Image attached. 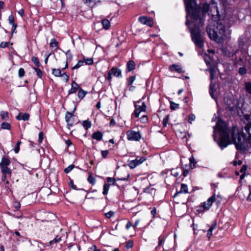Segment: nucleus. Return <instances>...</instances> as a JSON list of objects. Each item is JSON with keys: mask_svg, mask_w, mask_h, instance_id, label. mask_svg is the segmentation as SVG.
<instances>
[{"mask_svg": "<svg viewBox=\"0 0 251 251\" xmlns=\"http://www.w3.org/2000/svg\"><path fill=\"white\" fill-rule=\"evenodd\" d=\"M80 87L75 81H73L71 89L69 91V94H74L79 90Z\"/></svg>", "mask_w": 251, "mask_h": 251, "instance_id": "nucleus-13", "label": "nucleus"}, {"mask_svg": "<svg viewBox=\"0 0 251 251\" xmlns=\"http://www.w3.org/2000/svg\"><path fill=\"white\" fill-rule=\"evenodd\" d=\"M31 60L37 67H38L39 66L40 62L39 59L37 57L33 56L32 57Z\"/></svg>", "mask_w": 251, "mask_h": 251, "instance_id": "nucleus-32", "label": "nucleus"}, {"mask_svg": "<svg viewBox=\"0 0 251 251\" xmlns=\"http://www.w3.org/2000/svg\"><path fill=\"white\" fill-rule=\"evenodd\" d=\"M127 138L128 140L139 141L141 138V135L139 132L133 130H128L126 132Z\"/></svg>", "mask_w": 251, "mask_h": 251, "instance_id": "nucleus-6", "label": "nucleus"}, {"mask_svg": "<svg viewBox=\"0 0 251 251\" xmlns=\"http://www.w3.org/2000/svg\"><path fill=\"white\" fill-rule=\"evenodd\" d=\"M247 168H248L247 166V165H243V166L242 167V168H241V169H240V172H241V173H245V174H246V171H247Z\"/></svg>", "mask_w": 251, "mask_h": 251, "instance_id": "nucleus-49", "label": "nucleus"}, {"mask_svg": "<svg viewBox=\"0 0 251 251\" xmlns=\"http://www.w3.org/2000/svg\"><path fill=\"white\" fill-rule=\"evenodd\" d=\"M83 63H84V61H81V60L77 62V63L72 68V69L74 70V69H77L79 68V67H80L81 66H82L83 65Z\"/></svg>", "mask_w": 251, "mask_h": 251, "instance_id": "nucleus-35", "label": "nucleus"}, {"mask_svg": "<svg viewBox=\"0 0 251 251\" xmlns=\"http://www.w3.org/2000/svg\"><path fill=\"white\" fill-rule=\"evenodd\" d=\"M120 171H121L123 173H124L125 174V175H118V176L116 177V179H117L118 180H125L127 179L129 177V175L127 173V172L126 171V170L125 169L121 170ZM115 179H116V178L111 177V182H112L114 184Z\"/></svg>", "mask_w": 251, "mask_h": 251, "instance_id": "nucleus-9", "label": "nucleus"}, {"mask_svg": "<svg viewBox=\"0 0 251 251\" xmlns=\"http://www.w3.org/2000/svg\"><path fill=\"white\" fill-rule=\"evenodd\" d=\"M165 241V237L163 236H160L158 238V245L156 247V250L157 251L159 250L160 247Z\"/></svg>", "mask_w": 251, "mask_h": 251, "instance_id": "nucleus-23", "label": "nucleus"}, {"mask_svg": "<svg viewBox=\"0 0 251 251\" xmlns=\"http://www.w3.org/2000/svg\"><path fill=\"white\" fill-rule=\"evenodd\" d=\"M216 223H213V224L210 227V228L207 231V236L208 239H210L211 236L212 235V231L216 228Z\"/></svg>", "mask_w": 251, "mask_h": 251, "instance_id": "nucleus-22", "label": "nucleus"}, {"mask_svg": "<svg viewBox=\"0 0 251 251\" xmlns=\"http://www.w3.org/2000/svg\"><path fill=\"white\" fill-rule=\"evenodd\" d=\"M69 185L74 189H76V186L74 185L73 180H71L69 182Z\"/></svg>", "mask_w": 251, "mask_h": 251, "instance_id": "nucleus-59", "label": "nucleus"}, {"mask_svg": "<svg viewBox=\"0 0 251 251\" xmlns=\"http://www.w3.org/2000/svg\"><path fill=\"white\" fill-rule=\"evenodd\" d=\"M102 136V134L101 132L100 131H97L93 134L92 138L93 139H96L98 141H100L101 139Z\"/></svg>", "mask_w": 251, "mask_h": 251, "instance_id": "nucleus-21", "label": "nucleus"}, {"mask_svg": "<svg viewBox=\"0 0 251 251\" xmlns=\"http://www.w3.org/2000/svg\"><path fill=\"white\" fill-rule=\"evenodd\" d=\"M52 73L55 76H60L61 75V72L60 69H52Z\"/></svg>", "mask_w": 251, "mask_h": 251, "instance_id": "nucleus-30", "label": "nucleus"}, {"mask_svg": "<svg viewBox=\"0 0 251 251\" xmlns=\"http://www.w3.org/2000/svg\"><path fill=\"white\" fill-rule=\"evenodd\" d=\"M131 226H132L131 223L129 221H128L126 225V229H128Z\"/></svg>", "mask_w": 251, "mask_h": 251, "instance_id": "nucleus-62", "label": "nucleus"}, {"mask_svg": "<svg viewBox=\"0 0 251 251\" xmlns=\"http://www.w3.org/2000/svg\"><path fill=\"white\" fill-rule=\"evenodd\" d=\"M215 195L214 194L212 196L209 198L207 201L203 203L202 207L206 210H208L211 206L212 203L215 201Z\"/></svg>", "mask_w": 251, "mask_h": 251, "instance_id": "nucleus-10", "label": "nucleus"}, {"mask_svg": "<svg viewBox=\"0 0 251 251\" xmlns=\"http://www.w3.org/2000/svg\"><path fill=\"white\" fill-rule=\"evenodd\" d=\"M245 89L248 93L251 94V82L245 83Z\"/></svg>", "mask_w": 251, "mask_h": 251, "instance_id": "nucleus-31", "label": "nucleus"}, {"mask_svg": "<svg viewBox=\"0 0 251 251\" xmlns=\"http://www.w3.org/2000/svg\"><path fill=\"white\" fill-rule=\"evenodd\" d=\"M120 138H121V136H119L117 137V139H115L114 138L111 139V143H112V144H115L116 145H117L118 144V140H119V139Z\"/></svg>", "mask_w": 251, "mask_h": 251, "instance_id": "nucleus-47", "label": "nucleus"}, {"mask_svg": "<svg viewBox=\"0 0 251 251\" xmlns=\"http://www.w3.org/2000/svg\"><path fill=\"white\" fill-rule=\"evenodd\" d=\"M88 251H98L97 250V248L96 246H92L89 249Z\"/></svg>", "mask_w": 251, "mask_h": 251, "instance_id": "nucleus-60", "label": "nucleus"}, {"mask_svg": "<svg viewBox=\"0 0 251 251\" xmlns=\"http://www.w3.org/2000/svg\"><path fill=\"white\" fill-rule=\"evenodd\" d=\"M139 21L141 23L149 26H151L153 24L152 18L146 16L140 17L139 18Z\"/></svg>", "mask_w": 251, "mask_h": 251, "instance_id": "nucleus-8", "label": "nucleus"}, {"mask_svg": "<svg viewBox=\"0 0 251 251\" xmlns=\"http://www.w3.org/2000/svg\"><path fill=\"white\" fill-rule=\"evenodd\" d=\"M84 62L87 65H92L93 63V61L92 58H87L84 59Z\"/></svg>", "mask_w": 251, "mask_h": 251, "instance_id": "nucleus-45", "label": "nucleus"}, {"mask_svg": "<svg viewBox=\"0 0 251 251\" xmlns=\"http://www.w3.org/2000/svg\"><path fill=\"white\" fill-rule=\"evenodd\" d=\"M34 69L35 71V72H36L37 75L39 77H41L43 75L41 70L40 69H39L38 68H34Z\"/></svg>", "mask_w": 251, "mask_h": 251, "instance_id": "nucleus-40", "label": "nucleus"}, {"mask_svg": "<svg viewBox=\"0 0 251 251\" xmlns=\"http://www.w3.org/2000/svg\"><path fill=\"white\" fill-rule=\"evenodd\" d=\"M0 116L2 120L7 121L9 119L8 113L6 111H2L0 112Z\"/></svg>", "mask_w": 251, "mask_h": 251, "instance_id": "nucleus-27", "label": "nucleus"}, {"mask_svg": "<svg viewBox=\"0 0 251 251\" xmlns=\"http://www.w3.org/2000/svg\"><path fill=\"white\" fill-rule=\"evenodd\" d=\"M43 140V133L41 132L39 134L38 141L39 143H41Z\"/></svg>", "mask_w": 251, "mask_h": 251, "instance_id": "nucleus-51", "label": "nucleus"}, {"mask_svg": "<svg viewBox=\"0 0 251 251\" xmlns=\"http://www.w3.org/2000/svg\"><path fill=\"white\" fill-rule=\"evenodd\" d=\"M148 121V117L147 116L144 115L141 118V121L143 123H146Z\"/></svg>", "mask_w": 251, "mask_h": 251, "instance_id": "nucleus-58", "label": "nucleus"}, {"mask_svg": "<svg viewBox=\"0 0 251 251\" xmlns=\"http://www.w3.org/2000/svg\"><path fill=\"white\" fill-rule=\"evenodd\" d=\"M8 46V43L7 42H1L0 44V47L2 48H4L7 47Z\"/></svg>", "mask_w": 251, "mask_h": 251, "instance_id": "nucleus-57", "label": "nucleus"}, {"mask_svg": "<svg viewBox=\"0 0 251 251\" xmlns=\"http://www.w3.org/2000/svg\"><path fill=\"white\" fill-rule=\"evenodd\" d=\"M170 108L172 110H176L179 107V104L174 102H170Z\"/></svg>", "mask_w": 251, "mask_h": 251, "instance_id": "nucleus-33", "label": "nucleus"}, {"mask_svg": "<svg viewBox=\"0 0 251 251\" xmlns=\"http://www.w3.org/2000/svg\"><path fill=\"white\" fill-rule=\"evenodd\" d=\"M19 75L20 77H22L25 75V71L23 68H20L18 71Z\"/></svg>", "mask_w": 251, "mask_h": 251, "instance_id": "nucleus-46", "label": "nucleus"}, {"mask_svg": "<svg viewBox=\"0 0 251 251\" xmlns=\"http://www.w3.org/2000/svg\"><path fill=\"white\" fill-rule=\"evenodd\" d=\"M61 76L63 77L64 79L65 80L66 82H67L68 81L69 76L67 75L65 73H64L63 74H61Z\"/></svg>", "mask_w": 251, "mask_h": 251, "instance_id": "nucleus-52", "label": "nucleus"}, {"mask_svg": "<svg viewBox=\"0 0 251 251\" xmlns=\"http://www.w3.org/2000/svg\"><path fill=\"white\" fill-rule=\"evenodd\" d=\"M189 160H190V166L192 168H193L195 167V164L196 163L195 159L194 157L193 156H192L190 158Z\"/></svg>", "mask_w": 251, "mask_h": 251, "instance_id": "nucleus-37", "label": "nucleus"}, {"mask_svg": "<svg viewBox=\"0 0 251 251\" xmlns=\"http://www.w3.org/2000/svg\"><path fill=\"white\" fill-rule=\"evenodd\" d=\"M1 127L4 129L9 130L11 128V125L9 123L3 122L1 125Z\"/></svg>", "mask_w": 251, "mask_h": 251, "instance_id": "nucleus-29", "label": "nucleus"}, {"mask_svg": "<svg viewBox=\"0 0 251 251\" xmlns=\"http://www.w3.org/2000/svg\"><path fill=\"white\" fill-rule=\"evenodd\" d=\"M169 69L172 72L175 71L179 73H181L183 72L181 66L177 64H173L170 66Z\"/></svg>", "mask_w": 251, "mask_h": 251, "instance_id": "nucleus-14", "label": "nucleus"}, {"mask_svg": "<svg viewBox=\"0 0 251 251\" xmlns=\"http://www.w3.org/2000/svg\"><path fill=\"white\" fill-rule=\"evenodd\" d=\"M169 121V116H166L163 120V125L164 126H166Z\"/></svg>", "mask_w": 251, "mask_h": 251, "instance_id": "nucleus-44", "label": "nucleus"}, {"mask_svg": "<svg viewBox=\"0 0 251 251\" xmlns=\"http://www.w3.org/2000/svg\"><path fill=\"white\" fill-rule=\"evenodd\" d=\"M29 115L27 113H20L18 116H16V119L18 120L26 121L28 120Z\"/></svg>", "mask_w": 251, "mask_h": 251, "instance_id": "nucleus-15", "label": "nucleus"}, {"mask_svg": "<svg viewBox=\"0 0 251 251\" xmlns=\"http://www.w3.org/2000/svg\"><path fill=\"white\" fill-rule=\"evenodd\" d=\"M10 164V161L8 158L2 157L0 163V169L2 174V181H4L7 177H10L11 176V170L8 167Z\"/></svg>", "mask_w": 251, "mask_h": 251, "instance_id": "nucleus-5", "label": "nucleus"}, {"mask_svg": "<svg viewBox=\"0 0 251 251\" xmlns=\"http://www.w3.org/2000/svg\"><path fill=\"white\" fill-rule=\"evenodd\" d=\"M62 237L56 236L53 240H50L47 246L50 247L51 248L55 247L56 244L61 240Z\"/></svg>", "mask_w": 251, "mask_h": 251, "instance_id": "nucleus-11", "label": "nucleus"}, {"mask_svg": "<svg viewBox=\"0 0 251 251\" xmlns=\"http://www.w3.org/2000/svg\"><path fill=\"white\" fill-rule=\"evenodd\" d=\"M111 75L117 77L121 76V71L117 68H113L111 69Z\"/></svg>", "mask_w": 251, "mask_h": 251, "instance_id": "nucleus-17", "label": "nucleus"}, {"mask_svg": "<svg viewBox=\"0 0 251 251\" xmlns=\"http://www.w3.org/2000/svg\"><path fill=\"white\" fill-rule=\"evenodd\" d=\"M88 181L89 183L92 184H94L96 181L95 178L92 176L91 174H90L88 177Z\"/></svg>", "mask_w": 251, "mask_h": 251, "instance_id": "nucleus-34", "label": "nucleus"}, {"mask_svg": "<svg viewBox=\"0 0 251 251\" xmlns=\"http://www.w3.org/2000/svg\"><path fill=\"white\" fill-rule=\"evenodd\" d=\"M186 11L187 12V20L186 25L190 22L192 23L198 22L199 25L202 24V18L201 17L202 13L203 16L209 10V5L207 3H204L201 7L196 2V0H184Z\"/></svg>", "mask_w": 251, "mask_h": 251, "instance_id": "nucleus-2", "label": "nucleus"}, {"mask_svg": "<svg viewBox=\"0 0 251 251\" xmlns=\"http://www.w3.org/2000/svg\"><path fill=\"white\" fill-rule=\"evenodd\" d=\"M12 29H11V33H12V34H13L15 32L16 28L17 26V25L15 23L12 24Z\"/></svg>", "mask_w": 251, "mask_h": 251, "instance_id": "nucleus-56", "label": "nucleus"}, {"mask_svg": "<svg viewBox=\"0 0 251 251\" xmlns=\"http://www.w3.org/2000/svg\"><path fill=\"white\" fill-rule=\"evenodd\" d=\"M151 214L153 216L154 218L155 217V214H156V209L155 207H153L152 209L151 210Z\"/></svg>", "mask_w": 251, "mask_h": 251, "instance_id": "nucleus-55", "label": "nucleus"}, {"mask_svg": "<svg viewBox=\"0 0 251 251\" xmlns=\"http://www.w3.org/2000/svg\"><path fill=\"white\" fill-rule=\"evenodd\" d=\"M247 233L249 236L251 237V227H249L247 228Z\"/></svg>", "mask_w": 251, "mask_h": 251, "instance_id": "nucleus-64", "label": "nucleus"}, {"mask_svg": "<svg viewBox=\"0 0 251 251\" xmlns=\"http://www.w3.org/2000/svg\"><path fill=\"white\" fill-rule=\"evenodd\" d=\"M135 80V76H132L129 77L127 79V85L128 86L131 85Z\"/></svg>", "mask_w": 251, "mask_h": 251, "instance_id": "nucleus-36", "label": "nucleus"}, {"mask_svg": "<svg viewBox=\"0 0 251 251\" xmlns=\"http://www.w3.org/2000/svg\"><path fill=\"white\" fill-rule=\"evenodd\" d=\"M82 126L84 127H85L86 129L89 128L91 126V123L90 121L85 120L83 121Z\"/></svg>", "mask_w": 251, "mask_h": 251, "instance_id": "nucleus-28", "label": "nucleus"}, {"mask_svg": "<svg viewBox=\"0 0 251 251\" xmlns=\"http://www.w3.org/2000/svg\"><path fill=\"white\" fill-rule=\"evenodd\" d=\"M109 190V186L107 184H105L103 186V195H107L108 192Z\"/></svg>", "mask_w": 251, "mask_h": 251, "instance_id": "nucleus-39", "label": "nucleus"}, {"mask_svg": "<svg viewBox=\"0 0 251 251\" xmlns=\"http://www.w3.org/2000/svg\"><path fill=\"white\" fill-rule=\"evenodd\" d=\"M50 47L55 50H57L58 48V42L55 39H52L50 42Z\"/></svg>", "mask_w": 251, "mask_h": 251, "instance_id": "nucleus-20", "label": "nucleus"}, {"mask_svg": "<svg viewBox=\"0 0 251 251\" xmlns=\"http://www.w3.org/2000/svg\"><path fill=\"white\" fill-rule=\"evenodd\" d=\"M75 167V166L74 165H71L69 166H68L67 168H66L64 171L66 173H69Z\"/></svg>", "mask_w": 251, "mask_h": 251, "instance_id": "nucleus-41", "label": "nucleus"}, {"mask_svg": "<svg viewBox=\"0 0 251 251\" xmlns=\"http://www.w3.org/2000/svg\"><path fill=\"white\" fill-rule=\"evenodd\" d=\"M8 21L10 24H13L14 23V18L13 15H10L8 17Z\"/></svg>", "mask_w": 251, "mask_h": 251, "instance_id": "nucleus-50", "label": "nucleus"}, {"mask_svg": "<svg viewBox=\"0 0 251 251\" xmlns=\"http://www.w3.org/2000/svg\"><path fill=\"white\" fill-rule=\"evenodd\" d=\"M172 174L175 177H177L179 175V173L175 171L174 170L172 171Z\"/></svg>", "mask_w": 251, "mask_h": 251, "instance_id": "nucleus-63", "label": "nucleus"}, {"mask_svg": "<svg viewBox=\"0 0 251 251\" xmlns=\"http://www.w3.org/2000/svg\"><path fill=\"white\" fill-rule=\"evenodd\" d=\"M144 192L146 193L151 194V195H154L155 192V190L153 188L150 186L145 188Z\"/></svg>", "mask_w": 251, "mask_h": 251, "instance_id": "nucleus-25", "label": "nucleus"}, {"mask_svg": "<svg viewBox=\"0 0 251 251\" xmlns=\"http://www.w3.org/2000/svg\"><path fill=\"white\" fill-rule=\"evenodd\" d=\"M207 32L211 39L221 43L225 37V26L220 21H218L212 26H208Z\"/></svg>", "mask_w": 251, "mask_h": 251, "instance_id": "nucleus-3", "label": "nucleus"}, {"mask_svg": "<svg viewBox=\"0 0 251 251\" xmlns=\"http://www.w3.org/2000/svg\"><path fill=\"white\" fill-rule=\"evenodd\" d=\"M20 203L19 202H16L14 203V207L16 209V210H18L20 207Z\"/></svg>", "mask_w": 251, "mask_h": 251, "instance_id": "nucleus-61", "label": "nucleus"}, {"mask_svg": "<svg viewBox=\"0 0 251 251\" xmlns=\"http://www.w3.org/2000/svg\"><path fill=\"white\" fill-rule=\"evenodd\" d=\"M135 109L134 113H133V115H134L136 117H138L139 114L141 112H143L144 111L143 109H142V108L140 106V105L135 104Z\"/></svg>", "mask_w": 251, "mask_h": 251, "instance_id": "nucleus-16", "label": "nucleus"}, {"mask_svg": "<svg viewBox=\"0 0 251 251\" xmlns=\"http://www.w3.org/2000/svg\"><path fill=\"white\" fill-rule=\"evenodd\" d=\"M135 68V64L133 61H129L127 64L126 69L127 71L130 72L133 70Z\"/></svg>", "mask_w": 251, "mask_h": 251, "instance_id": "nucleus-19", "label": "nucleus"}, {"mask_svg": "<svg viewBox=\"0 0 251 251\" xmlns=\"http://www.w3.org/2000/svg\"><path fill=\"white\" fill-rule=\"evenodd\" d=\"M146 160V158L144 157H140L139 159L136 158L135 160L129 161L128 163V166L131 169H134L137 166L142 164Z\"/></svg>", "mask_w": 251, "mask_h": 251, "instance_id": "nucleus-7", "label": "nucleus"}, {"mask_svg": "<svg viewBox=\"0 0 251 251\" xmlns=\"http://www.w3.org/2000/svg\"><path fill=\"white\" fill-rule=\"evenodd\" d=\"M133 246V242L132 241H129L126 243V248L127 249H129L132 248Z\"/></svg>", "mask_w": 251, "mask_h": 251, "instance_id": "nucleus-42", "label": "nucleus"}, {"mask_svg": "<svg viewBox=\"0 0 251 251\" xmlns=\"http://www.w3.org/2000/svg\"><path fill=\"white\" fill-rule=\"evenodd\" d=\"M245 124L244 127L249 134L248 137L244 133L240 134L236 127H233L230 131L227 128L226 123L220 121L217 122V126L220 135L219 145L221 149H223L232 143L235 145L237 150L243 149L245 145L247 147L251 148V122L247 120V123H245Z\"/></svg>", "mask_w": 251, "mask_h": 251, "instance_id": "nucleus-1", "label": "nucleus"}, {"mask_svg": "<svg viewBox=\"0 0 251 251\" xmlns=\"http://www.w3.org/2000/svg\"><path fill=\"white\" fill-rule=\"evenodd\" d=\"M238 42H239V46L240 48H243V45H244L243 39L241 38H239L238 39Z\"/></svg>", "mask_w": 251, "mask_h": 251, "instance_id": "nucleus-53", "label": "nucleus"}, {"mask_svg": "<svg viewBox=\"0 0 251 251\" xmlns=\"http://www.w3.org/2000/svg\"><path fill=\"white\" fill-rule=\"evenodd\" d=\"M66 121L68 125L72 126L74 125V118L73 117V114L69 112H67L65 116Z\"/></svg>", "mask_w": 251, "mask_h": 251, "instance_id": "nucleus-12", "label": "nucleus"}, {"mask_svg": "<svg viewBox=\"0 0 251 251\" xmlns=\"http://www.w3.org/2000/svg\"><path fill=\"white\" fill-rule=\"evenodd\" d=\"M203 21L201 25H199L198 22L192 23L190 22L187 25H189V29L191 34L192 40L195 44L199 47L203 46V40L201 33L200 27L203 25Z\"/></svg>", "mask_w": 251, "mask_h": 251, "instance_id": "nucleus-4", "label": "nucleus"}, {"mask_svg": "<svg viewBox=\"0 0 251 251\" xmlns=\"http://www.w3.org/2000/svg\"><path fill=\"white\" fill-rule=\"evenodd\" d=\"M108 154V151H101V155L103 158H105Z\"/></svg>", "mask_w": 251, "mask_h": 251, "instance_id": "nucleus-54", "label": "nucleus"}, {"mask_svg": "<svg viewBox=\"0 0 251 251\" xmlns=\"http://www.w3.org/2000/svg\"><path fill=\"white\" fill-rule=\"evenodd\" d=\"M196 119V116L193 114H190L188 116V122L189 123L192 124V122L194 121Z\"/></svg>", "mask_w": 251, "mask_h": 251, "instance_id": "nucleus-38", "label": "nucleus"}, {"mask_svg": "<svg viewBox=\"0 0 251 251\" xmlns=\"http://www.w3.org/2000/svg\"><path fill=\"white\" fill-rule=\"evenodd\" d=\"M21 142L20 141H18L16 144V147L14 149L15 152L17 153L19 152L20 150V145L21 144Z\"/></svg>", "mask_w": 251, "mask_h": 251, "instance_id": "nucleus-43", "label": "nucleus"}, {"mask_svg": "<svg viewBox=\"0 0 251 251\" xmlns=\"http://www.w3.org/2000/svg\"><path fill=\"white\" fill-rule=\"evenodd\" d=\"M185 193V194H187V193H189L187 185L186 184H184V183H182V184H181V187H180V191L177 192L175 194V196H176L177 194H178L179 193Z\"/></svg>", "mask_w": 251, "mask_h": 251, "instance_id": "nucleus-18", "label": "nucleus"}, {"mask_svg": "<svg viewBox=\"0 0 251 251\" xmlns=\"http://www.w3.org/2000/svg\"><path fill=\"white\" fill-rule=\"evenodd\" d=\"M102 24L103 27L104 29H109V28L110 27V22L108 20L105 19V20H102Z\"/></svg>", "mask_w": 251, "mask_h": 251, "instance_id": "nucleus-26", "label": "nucleus"}, {"mask_svg": "<svg viewBox=\"0 0 251 251\" xmlns=\"http://www.w3.org/2000/svg\"><path fill=\"white\" fill-rule=\"evenodd\" d=\"M239 73L241 75H244L246 73V68H245L244 67L240 68L239 69Z\"/></svg>", "mask_w": 251, "mask_h": 251, "instance_id": "nucleus-48", "label": "nucleus"}, {"mask_svg": "<svg viewBox=\"0 0 251 251\" xmlns=\"http://www.w3.org/2000/svg\"><path fill=\"white\" fill-rule=\"evenodd\" d=\"M87 92L84 91L81 88L78 90V97L80 99H82L87 94Z\"/></svg>", "mask_w": 251, "mask_h": 251, "instance_id": "nucleus-24", "label": "nucleus"}]
</instances>
